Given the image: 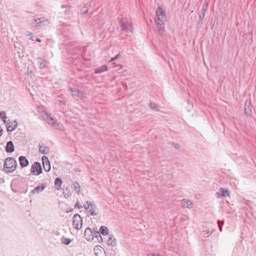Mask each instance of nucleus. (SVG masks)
Segmentation results:
<instances>
[{
  "label": "nucleus",
  "mask_w": 256,
  "mask_h": 256,
  "mask_svg": "<svg viewBox=\"0 0 256 256\" xmlns=\"http://www.w3.org/2000/svg\"><path fill=\"white\" fill-rule=\"evenodd\" d=\"M38 148L40 152L42 154H48L50 152L49 148L43 144H39Z\"/></svg>",
  "instance_id": "obj_16"
},
{
  "label": "nucleus",
  "mask_w": 256,
  "mask_h": 256,
  "mask_svg": "<svg viewBox=\"0 0 256 256\" xmlns=\"http://www.w3.org/2000/svg\"><path fill=\"white\" fill-rule=\"evenodd\" d=\"M206 8H207V6L206 5H204L202 6V10H201V13H200V18H202L204 16V14H205V12H206Z\"/></svg>",
  "instance_id": "obj_29"
},
{
  "label": "nucleus",
  "mask_w": 256,
  "mask_h": 256,
  "mask_svg": "<svg viewBox=\"0 0 256 256\" xmlns=\"http://www.w3.org/2000/svg\"><path fill=\"white\" fill-rule=\"evenodd\" d=\"M82 204L80 202H77L74 206V208H76L80 209V208H82Z\"/></svg>",
  "instance_id": "obj_35"
},
{
  "label": "nucleus",
  "mask_w": 256,
  "mask_h": 256,
  "mask_svg": "<svg viewBox=\"0 0 256 256\" xmlns=\"http://www.w3.org/2000/svg\"><path fill=\"white\" fill-rule=\"evenodd\" d=\"M116 60V58H115V57L112 58H111V60H110V62H112V61H114V60Z\"/></svg>",
  "instance_id": "obj_43"
},
{
  "label": "nucleus",
  "mask_w": 256,
  "mask_h": 256,
  "mask_svg": "<svg viewBox=\"0 0 256 256\" xmlns=\"http://www.w3.org/2000/svg\"><path fill=\"white\" fill-rule=\"evenodd\" d=\"M2 128L0 126V136L2 134Z\"/></svg>",
  "instance_id": "obj_44"
},
{
  "label": "nucleus",
  "mask_w": 256,
  "mask_h": 256,
  "mask_svg": "<svg viewBox=\"0 0 256 256\" xmlns=\"http://www.w3.org/2000/svg\"><path fill=\"white\" fill-rule=\"evenodd\" d=\"M50 23L49 20H44L43 18L35 19L32 22V25L34 27L46 26Z\"/></svg>",
  "instance_id": "obj_8"
},
{
  "label": "nucleus",
  "mask_w": 256,
  "mask_h": 256,
  "mask_svg": "<svg viewBox=\"0 0 256 256\" xmlns=\"http://www.w3.org/2000/svg\"><path fill=\"white\" fill-rule=\"evenodd\" d=\"M244 112L247 116H250L252 113V106L250 104L246 105Z\"/></svg>",
  "instance_id": "obj_26"
},
{
  "label": "nucleus",
  "mask_w": 256,
  "mask_h": 256,
  "mask_svg": "<svg viewBox=\"0 0 256 256\" xmlns=\"http://www.w3.org/2000/svg\"><path fill=\"white\" fill-rule=\"evenodd\" d=\"M120 53H119L118 54H117L116 56H115V58L117 59L118 58H120Z\"/></svg>",
  "instance_id": "obj_42"
},
{
  "label": "nucleus",
  "mask_w": 256,
  "mask_h": 256,
  "mask_svg": "<svg viewBox=\"0 0 256 256\" xmlns=\"http://www.w3.org/2000/svg\"><path fill=\"white\" fill-rule=\"evenodd\" d=\"M16 165V162L14 158H8L5 160L4 168L6 172H10L15 170Z\"/></svg>",
  "instance_id": "obj_2"
},
{
  "label": "nucleus",
  "mask_w": 256,
  "mask_h": 256,
  "mask_svg": "<svg viewBox=\"0 0 256 256\" xmlns=\"http://www.w3.org/2000/svg\"><path fill=\"white\" fill-rule=\"evenodd\" d=\"M216 196L218 198H220L221 197H222V194L220 193V192L219 191L218 192H217L216 194Z\"/></svg>",
  "instance_id": "obj_37"
},
{
  "label": "nucleus",
  "mask_w": 256,
  "mask_h": 256,
  "mask_svg": "<svg viewBox=\"0 0 256 256\" xmlns=\"http://www.w3.org/2000/svg\"><path fill=\"white\" fill-rule=\"evenodd\" d=\"M97 256H106L105 250L100 246H97Z\"/></svg>",
  "instance_id": "obj_21"
},
{
  "label": "nucleus",
  "mask_w": 256,
  "mask_h": 256,
  "mask_svg": "<svg viewBox=\"0 0 256 256\" xmlns=\"http://www.w3.org/2000/svg\"><path fill=\"white\" fill-rule=\"evenodd\" d=\"M73 188L74 190L78 193L80 192V184L78 182H73Z\"/></svg>",
  "instance_id": "obj_27"
},
{
  "label": "nucleus",
  "mask_w": 256,
  "mask_h": 256,
  "mask_svg": "<svg viewBox=\"0 0 256 256\" xmlns=\"http://www.w3.org/2000/svg\"><path fill=\"white\" fill-rule=\"evenodd\" d=\"M84 236L87 241L92 242L96 237V229L87 228L84 230Z\"/></svg>",
  "instance_id": "obj_4"
},
{
  "label": "nucleus",
  "mask_w": 256,
  "mask_h": 256,
  "mask_svg": "<svg viewBox=\"0 0 256 256\" xmlns=\"http://www.w3.org/2000/svg\"><path fill=\"white\" fill-rule=\"evenodd\" d=\"M85 210L87 214H90L91 216H94L96 214L95 212L96 206L94 204L88 202H86V204H84Z\"/></svg>",
  "instance_id": "obj_9"
},
{
  "label": "nucleus",
  "mask_w": 256,
  "mask_h": 256,
  "mask_svg": "<svg viewBox=\"0 0 256 256\" xmlns=\"http://www.w3.org/2000/svg\"><path fill=\"white\" fill-rule=\"evenodd\" d=\"M100 234L103 236H108L109 234V230L106 226H102L100 227L99 232L97 231V234Z\"/></svg>",
  "instance_id": "obj_18"
},
{
  "label": "nucleus",
  "mask_w": 256,
  "mask_h": 256,
  "mask_svg": "<svg viewBox=\"0 0 256 256\" xmlns=\"http://www.w3.org/2000/svg\"><path fill=\"white\" fill-rule=\"evenodd\" d=\"M46 188V186L44 184H42L40 186H36L34 190L32 191V193L33 194H38L42 192Z\"/></svg>",
  "instance_id": "obj_19"
},
{
  "label": "nucleus",
  "mask_w": 256,
  "mask_h": 256,
  "mask_svg": "<svg viewBox=\"0 0 256 256\" xmlns=\"http://www.w3.org/2000/svg\"><path fill=\"white\" fill-rule=\"evenodd\" d=\"M40 116L47 122L48 124H54V120L50 116L49 114L45 110H38Z\"/></svg>",
  "instance_id": "obj_7"
},
{
  "label": "nucleus",
  "mask_w": 256,
  "mask_h": 256,
  "mask_svg": "<svg viewBox=\"0 0 256 256\" xmlns=\"http://www.w3.org/2000/svg\"><path fill=\"white\" fill-rule=\"evenodd\" d=\"M108 70L106 66L103 65L99 68H97V74L106 72Z\"/></svg>",
  "instance_id": "obj_28"
},
{
  "label": "nucleus",
  "mask_w": 256,
  "mask_h": 256,
  "mask_svg": "<svg viewBox=\"0 0 256 256\" xmlns=\"http://www.w3.org/2000/svg\"><path fill=\"white\" fill-rule=\"evenodd\" d=\"M62 184V180L61 178H58L55 180L54 184L56 186V188L57 190H60V188H61Z\"/></svg>",
  "instance_id": "obj_24"
},
{
  "label": "nucleus",
  "mask_w": 256,
  "mask_h": 256,
  "mask_svg": "<svg viewBox=\"0 0 256 256\" xmlns=\"http://www.w3.org/2000/svg\"><path fill=\"white\" fill-rule=\"evenodd\" d=\"M37 60L38 63V66L40 68H44L46 66V64L48 63V62L46 60H43L41 58H38Z\"/></svg>",
  "instance_id": "obj_23"
},
{
  "label": "nucleus",
  "mask_w": 256,
  "mask_h": 256,
  "mask_svg": "<svg viewBox=\"0 0 256 256\" xmlns=\"http://www.w3.org/2000/svg\"><path fill=\"white\" fill-rule=\"evenodd\" d=\"M116 240L114 234H109L107 244L111 247H114L116 244Z\"/></svg>",
  "instance_id": "obj_13"
},
{
  "label": "nucleus",
  "mask_w": 256,
  "mask_h": 256,
  "mask_svg": "<svg viewBox=\"0 0 256 256\" xmlns=\"http://www.w3.org/2000/svg\"><path fill=\"white\" fill-rule=\"evenodd\" d=\"M150 108L151 109L154 110H158V106L156 104H154V103H151L150 104Z\"/></svg>",
  "instance_id": "obj_33"
},
{
  "label": "nucleus",
  "mask_w": 256,
  "mask_h": 256,
  "mask_svg": "<svg viewBox=\"0 0 256 256\" xmlns=\"http://www.w3.org/2000/svg\"><path fill=\"white\" fill-rule=\"evenodd\" d=\"M62 242L64 244L68 245L70 243L71 240L70 238H62Z\"/></svg>",
  "instance_id": "obj_32"
},
{
  "label": "nucleus",
  "mask_w": 256,
  "mask_h": 256,
  "mask_svg": "<svg viewBox=\"0 0 256 256\" xmlns=\"http://www.w3.org/2000/svg\"><path fill=\"white\" fill-rule=\"evenodd\" d=\"M42 165L44 170L46 172H48L50 171L51 167H50V162L48 158L45 156H43L42 158Z\"/></svg>",
  "instance_id": "obj_10"
},
{
  "label": "nucleus",
  "mask_w": 256,
  "mask_h": 256,
  "mask_svg": "<svg viewBox=\"0 0 256 256\" xmlns=\"http://www.w3.org/2000/svg\"><path fill=\"white\" fill-rule=\"evenodd\" d=\"M210 230L208 228H206V230H202L201 232L202 236L204 238H208V237L210 234Z\"/></svg>",
  "instance_id": "obj_25"
},
{
  "label": "nucleus",
  "mask_w": 256,
  "mask_h": 256,
  "mask_svg": "<svg viewBox=\"0 0 256 256\" xmlns=\"http://www.w3.org/2000/svg\"><path fill=\"white\" fill-rule=\"evenodd\" d=\"M166 20L165 12L159 6L156 12V22L158 25V28L160 33L162 34L164 30V24Z\"/></svg>",
  "instance_id": "obj_1"
},
{
  "label": "nucleus",
  "mask_w": 256,
  "mask_h": 256,
  "mask_svg": "<svg viewBox=\"0 0 256 256\" xmlns=\"http://www.w3.org/2000/svg\"><path fill=\"white\" fill-rule=\"evenodd\" d=\"M50 125L54 126L56 129L58 130H59L63 131L64 130V126L60 122L56 123L55 120L54 124Z\"/></svg>",
  "instance_id": "obj_22"
},
{
  "label": "nucleus",
  "mask_w": 256,
  "mask_h": 256,
  "mask_svg": "<svg viewBox=\"0 0 256 256\" xmlns=\"http://www.w3.org/2000/svg\"><path fill=\"white\" fill-rule=\"evenodd\" d=\"M61 7L62 8H69L70 6L68 5H64H64H62Z\"/></svg>",
  "instance_id": "obj_40"
},
{
  "label": "nucleus",
  "mask_w": 256,
  "mask_h": 256,
  "mask_svg": "<svg viewBox=\"0 0 256 256\" xmlns=\"http://www.w3.org/2000/svg\"><path fill=\"white\" fill-rule=\"evenodd\" d=\"M148 256H159V255H158L157 254H154L150 253V254H148Z\"/></svg>",
  "instance_id": "obj_39"
},
{
  "label": "nucleus",
  "mask_w": 256,
  "mask_h": 256,
  "mask_svg": "<svg viewBox=\"0 0 256 256\" xmlns=\"http://www.w3.org/2000/svg\"><path fill=\"white\" fill-rule=\"evenodd\" d=\"M72 226L76 230H80L82 226V220L80 216L78 214H75L72 217Z\"/></svg>",
  "instance_id": "obj_3"
},
{
  "label": "nucleus",
  "mask_w": 256,
  "mask_h": 256,
  "mask_svg": "<svg viewBox=\"0 0 256 256\" xmlns=\"http://www.w3.org/2000/svg\"><path fill=\"white\" fill-rule=\"evenodd\" d=\"M88 8L87 6H84L80 10V14H82V15L85 14H86L88 12Z\"/></svg>",
  "instance_id": "obj_31"
},
{
  "label": "nucleus",
  "mask_w": 256,
  "mask_h": 256,
  "mask_svg": "<svg viewBox=\"0 0 256 256\" xmlns=\"http://www.w3.org/2000/svg\"><path fill=\"white\" fill-rule=\"evenodd\" d=\"M7 130L9 132L14 130L17 127V122L16 120H13L12 122H8L6 124Z\"/></svg>",
  "instance_id": "obj_12"
},
{
  "label": "nucleus",
  "mask_w": 256,
  "mask_h": 256,
  "mask_svg": "<svg viewBox=\"0 0 256 256\" xmlns=\"http://www.w3.org/2000/svg\"><path fill=\"white\" fill-rule=\"evenodd\" d=\"M20 166L22 168H25L29 164L28 160L24 156H20L18 158Z\"/></svg>",
  "instance_id": "obj_15"
},
{
  "label": "nucleus",
  "mask_w": 256,
  "mask_h": 256,
  "mask_svg": "<svg viewBox=\"0 0 256 256\" xmlns=\"http://www.w3.org/2000/svg\"><path fill=\"white\" fill-rule=\"evenodd\" d=\"M69 90L70 92L72 94L73 96L80 98H82L84 96V94L82 92L78 90L76 88H70L69 89Z\"/></svg>",
  "instance_id": "obj_14"
},
{
  "label": "nucleus",
  "mask_w": 256,
  "mask_h": 256,
  "mask_svg": "<svg viewBox=\"0 0 256 256\" xmlns=\"http://www.w3.org/2000/svg\"><path fill=\"white\" fill-rule=\"evenodd\" d=\"M61 103L63 104V102L60 100H56L55 102L56 104H60Z\"/></svg>",
  "instance_id": "obj_38"
},
{
  "label": "nucleus",
  "mask_w": 256,
  "mask_h": 256,
  "mask_svg": "<svg viewBox=\"0 0 256 256\" xmlns=\"http://www.w3.org/2000/svg\"><path fill=\"white\" fill-rule=\"evenodd\" d=\"M0 118H1L4 123L6 124V116L4 112H0Z\"/></svg>",
  "instance_id": "obj_30"
},
{
  "label": "nucleus",
  "mask_w": 256,
  "mask_h": 256,
  "mask_svg": "<svg viewBox=\"0 0 256 256\" xmlns=\"http://www.w3.org/2000/svg\"><path fill=\"white\" fill-rule=\"evenodd\" d=\"M26 35L28 36H30V39L32 40H34V39L32 38V33L31 32H27L26 33Z\"/></svg>",
  "instance_id": "obj_36"
},
{
  "label": "nucleus",
  "mask_w": 256,
  "mask_h": 256,
  "mask_svg": "<svg viewBox=\"0 0 256 256\" xmlns=\"http://www.w3.org/2000/svg\"><path fill=\"white\" fill-rule=\"evenodd\" d=\"M30 172L36 176H38L42 173V168L38 162H34L31 166Z\"/></svg>",
  "instance_id": "obj_5"
},
{
  "label": "nucleus",
  "mask_w": 256,
  "mask_h": 256,
  "mask_svg": "<svg viewBox=\"0 0 256 256\" xmlns=\"http://www.w3.org/2000/svg\"><path fill=\"white\" fill-rule=\"evenodd\" d=\"M182 206L184 208H192L194 207V203L186 198H184L182 200Z\"/></svg>",
  "instance_id": "obj_11"
},
{
  "label": "nucleus",
  "mask_w": 256,
  "mask_h": 256,
  "mask_svg": "<svg viewBox=\"0 0 256 256\" xmlns=\"http://www.w3.org/2000/svg\"><path fill=\"white\" fill-rule=\"evenodd\" d=\"M14 150V147L12 141L8 142L6 143V151L7 152H12Z\"/></svg>",
  "instance_id": "obj_17"
},
{
  "label": "nucleus",
  "mask_w": 256,
  "mask_h": 256,
  "mask_svg": "<svg viewBox=\"0 0 256 256\" xmlns=\"http://www.w3.org/2000/svg\"><path fill=\"white\" fill-rule=\"evenodd\" d=\"M220 192L222 197H230V194L228 190L224 188H220Z\"/></svg>",
  "instance_id": "obj_20"
},
{
  "label": "nucleus",
  "mask_w": 256,
  "mask_h": 256,
  "mask_svg": "<svg viewBox=\"0 0 256 256\" xmlns=\"http://www.w3.org/2000/svg\"><path fill=\"white\" fill-rule=\"evenodd\" d=\"M98 236H97V239L98 240L99 242H100V241H102V237L100 235L98 237H99V238H100V239H98Z\"/></svg>",
  "instance_id": "obj_41"
},
{
  "label": "nucleus",
  "mask_w": 256,
  "mask_h": 256,
  "mask_svg": "<svg viewBox=\"0 0 256 256\" xmlns=\"http://www.w3.org/2000/svg\"><path fill=\"white\" fill-rule=\"evenodd\" d=\"M120 24L122 30L126 32H132L133 28L130 21L128 20H120Z\"/></svg>",
  "instance_id": "obj_6"
},
{
  "label": "nucleus",
  "mask_w": 256,
  "mask_h": 256,
  "mask_svg": "<svg viewBox=\"0 0 256 256\" xmlns=\"http://www.w3.org/2000/svg\"><path fill=\"white\" fill-rule=\"evenodd\" d=\"M68 10H67V9H66V10L64 11V12H67V11H68Z\"/></svg>",
  "instance_id": "obj_46"
},
{
  "label": "nucleus",
  "mask_w": 256,
  "mask_h": 256,
  "mask_svg": "<svg viewBox=\"0 0 256 256\" xmlns=\"http://www.w3.org/2000/svg\"><path fill=\"white\" fill-rule=\"evenodd\" d=\"M36 40V42H41V40H40V38H37Z\"/></svg>",
  "instance_id": "obj_45"
},
{
  "label": "nucleus",
  "mask_w": 256,
  "mask_h": 256,
  "mask_svg": "<svg viewBox=\"0 0 256 256\" xmlns=\"http://www.w3.org/2000/svg\"><path fill=\"white\" fill-rule=\"evenodd\" d=\"M224 222H221L220 220H218V224L220 232H222V225L224 224Z\"/></svg>",
  "instance_id": "obj_34"
}]
</instances>
